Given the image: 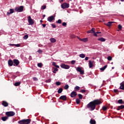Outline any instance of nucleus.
I'll return each instance as SVG.
<instances>
[{"label": "nucleus", "instance_id": "obj_1", "mask_svg": "<svg viewBox=\"0 0 124 124\" xmlns=\"http://www.w3.org/2000/svg\"><path fill=\"white\" fill-rule=\"evenodd\" d=\"M101 103L100 101L98 100H95L93 101L90 102L87 105V108L90 110V111H93L95 109L96 105H99Z\"/></svg>", "mask_w": 124, "mask_h": 124}, {"label": "nucleus", "instance_id": "obj_2", "mask_svg": "<svg viewBox=\"0 0 124 124\" xmlns=\"http://www.w3.org/2000/svg\"><path fill=\"white\" fill-rule=\"evenodd\" d=\"M18 124H31V119H23L22 120H20L18 122Z\"/></svg>", "mask_w": 124, "mask_h": 124}, {"label": "nucleus", "instance_id": "obj_3", "mask_svg": "<svg viewBox=\"0 0 124 124\" xmlns=\"http://www.w3.org/2000/svg\"><path fill=\"white\" fill-rule=\"evenodd\" d=\"M15 10L16 12H23V11L24 10V7L23 6L16 7L15 8Z\"/></svg>", "mask_w": 124, "mask_h": 124}, {"label": "nucleus", "instance_id": "obj_4", "mask_svg": "<svg viewBox=\"0 0 124 124\" xmlns=\"http://www.w3.org/2000/svg\"><path fill=\"white\" fill-rule=\"evenodd\" d=\"M6 115L8 117H13L15 115V112L14 111H8L6 112Z\"/></svg>", "mask_w": 124, "mask_h": 124}, {"label": "nucleus", "instance_id": "obj_5", "mask_svg": "<svg viewBox=\"0 0 124 124\" xmlns=\"http://www.w3.org/2000/svg\"><path fill=\"white\" fill-rule=\"evenodd\" d=\"M62 68H63L64 69H69L70 68V66L68 65H66L64 63H62L60 65Z\"/></svg>", "mask_w": 124, "mask_h": 124}, {"label": "nucleus", "instance_id": "obj_6", "mask_svg": "<svg viewBox=\"0 0 124 124\" xmlns=\"http://www.w3.org/2000/svg\"><path fill=\"white\" fill-rule=\"evenodd\" d=\"M28 22H29V25H33L34 24V21L33 19L31 18V16H28Z\"/></svg>", "mask_w": 124, "mask_h": 124}, {"label": "nucleus", "instance_id": "obj_7", "mask_svg": "<svg viewBox=\"0 0 124 124\" xmlns=\"http://www.w3.org/2000/svg\"><path fill=\"white\" fill-rule=\"evenodd\" d=\"M62 8L64 9V8H68L69 7V4L67 3H64L61 5Z\"/></svg>", "mask_w": 124, "mask_h": 124}, {"label": "nucleus", "instance_id": "obj_8", "mask_svg": "<svg viewBox=\"0 0 124 124\" xmlns=\"http://www.w3.org/2000/svg\"><path fill=\"white\" fill-rule=\"evenodd\" d=\"M76 70L78 72H80V73L81 75H83V74H84V70H82V69H81V68L78 67L77 68Z\"/></svg>", "mask_w": 124, "mask_h": 124}, {"label": "nucleus", "instance_id": "obj_9", "mask_svg": "<svg viewBox=\"0 0 124 124\" xmlns=\"http://www.w3.org/2000/svg\"><path fill=\"white\" fill-rule=\"evenodd\" d=\"M14 63H15L13 64L14 66H15V65L17 66L19 63V60L16 59L14 60Z\"/></svg>", "mask_w": 124, "mask_h": 124}, {"label": "nucleus", "instance_id": "obj_10", "mask_svg": "<svg viewBox=\"0 0 124 124\" xmlns=\"http://www.w3.org/2000/svg\"><path fill=\"white\" fill-rule=\"evenodd\" d=\"M71 97H75L77 95V93L75 91H73L71 93Z\"/></svg>", "mask_w": 124, "mask_h": 124}, {"label": "nucleus", "instance_id": "obj_11", "mask_svg": "<svg viewBox=\"0 0 124 124\" xmlns=\"http://www.w3.org/2000/svg\"><path fill=\"white\" fill-rule=\"evenodd\" d=\"M53 20H55V17L53 16L48 17L47 18V21H48V22H52Z\"/></svg>", "mask_w": 124, "mask_h": 124}, {"label": "nucleus", "instance_id": "obj_12", "mask_svg": "<svg viewBox=\"0 0 124 124\" xmlns=\"http://www.w3.org/2000/svg\"><path fill=\"white\" fill-rule=\"evenodd\" d=\"M10 12H7V15L8 16H9V15H10V14H12V13H14V9H10Z\"/></svg>", "mask_w": 124, "mask_h": 124}, {"label": "nucleus", "instance_id": "obj_13", "mask_svg": "<svg viewBox=\"0 0 124 124\" xmlns=\"http://www.w3.org/2000/svg\"><path fill=\"white\" fill-rule=\"evenodd\" d=\"M89 68H92L93 66V62H92L91 60L89 61Z\"/></svg>", "mask_w": 124, "mask_h": 124}, {"label": "nucleus", "instance_id": "obj_14", "mask_svg": "<svg viewBox=\"0 0 124 124\" xmlns=\"http://www.w3.org/2000/svg\"><path fill=\"white\" fill-rule=\"evenodd\" d=\"M66 98H67L66 95H62L60 97V99H62V100H64V101L66 100Z\"/></svg>", "mask_w": 124, "mask_h": 124}, {"label": "nucleus", "instance_id": "obj_15", "mask_svg": "<svg viewBox=\"0 0 124 124\" xmlns=\"http://www.w3.org/2000/svg\"><path fill=\"white\" fill-rule=\"evenodd\" d=\"M120 90H124V82H122L121 83H120Z\"/></svg>", "mask_w": 124, "mask_h": 124}, {"label": "nucleus", "instance_id": "obj_16", "mask_svg": "<svg viewBox=\"0 0 124 124\" xmlns=\"http://www.w3.org/2000/svg\"><path fill=\"white\" fill-rule=\"evenodd\" d=\"M114 23V22L113 21H110L107 23V24H106L105 25L107 26L108 27H111L112 25V24Z\"/></svg>", "mask_w": 124, "mask_h": 124}, {"label": "nucleus", "instance_id": "obj_17", "mask_svg": "<svg viewBox=\"0 0 124 124\" xmlns=\"http://www.w3.org/2000/svg\"><path fill=\"white\" fill-rule=\"evenodd\" d=\"M53 71H52L53 73H57V71H59V69L57 67H52Z\"/></svg>", "mask_w": 124, "mask_h": 124}, {"label": "nucleus", "instance_id": "obj_18", "mask_svg": "<svg viewBox=\"0 0 124 124\" xmlns=\"http://www.w3.org/2000/svg\"><path fill=\"white\" fill-rule=\"evenodd\" d=\"M121 109H124V105H121V106H118L117 108V110L119 111V110H121Z\"/></svg>", "mask_w": 124, "mask_h": 124}, {"label": "nucleus", "instance_id": "obj_19", "mask_svg": "<svg viewBox=\"0 0 124 124\" xmlns=\"http://www.w3.org/2000/svg\"><path fill=\"white\" fill-rule=\"evenodd\" d=\"M52 65H53V66H55L56 68H60V66L57 65V63H56V62H52Z\"/></svg>", "mask_w": 124, "mask_h": 124}, {"label": "nucleus", "instance_id": "obj_20", "mask_svg": "<svg viewBox=\"0 0 124 124\" xmlns=\"http://www.w3.org/2000/svg\"><path fill=\"white\" fill-rule=\"evenodd\" d=\"M94 28H92L91 30L87 31V33H93L94 32Z\"/></svg>", "mask_w": 124, "mask_h": 124}, {"label": "nucleus", "instance_id": "obj_21", "mask_svg": "<svg viewBox=\"0 0 124 124\" xmlns=\"http://www.w3.org/2000/svg\"><path fill=\"white\" fill-rule=\"evenodd\" d=\"M8 64L10 66H12L13 65V61L11 60H9Z\"/></svg>", "mask_w": 124, "mask_h": 124}, {"label": "nucleus", "instance_id": "obj_22", "mask_svg": "<svg viewBox=\"0 0 124 124\" xmlns=\"http://www.w3.org/2000/svg\"><path fill=\"white\" fill-rule=\"evenodd\" d=\"M50 42H51V43H55V42H56L57 41V40H56V39L54 38H51L49 39Z\"/></svg>", "mask_w": 124, "mask_h": 124}, {"label": "nucleus", "instance_id": "obj_23", "mask_svg": "<svg viewBox=\"0 0 124 124\" xmlns=\"http://www.w3.org/2000/svg\"><path fill=\"white\" fill-rule=\"evenodd\" d=\"M2 105L3 106H4V107H7V106H8V104L7 102L3 101L2 102Z\"/></svg>", "mask_w": 124, "mask_h": 124}, {"label": "nucleus", "instance_id": "obj_24", "mask_svg": "<svg viewBox=\"0 0 124 124\" xmlns=\"http://www.w3.org/2000/svg\"><path fill=\"white\" fill-rule=\"evenodd\" d=\"M106 68H107V65H106L104 67L100 68V70H101L102 71H104V70H105Z\"/></svg>", "mask_w": 124, "mask_h": 124}, {"label": "nucleus", "instance_id": "obj_25", "mask_svg": "<svg viewBox=\"0 0 124 124\" xmlns=\"http://www.w3.org/2000/svg\"><path fill=\"white\" fill-rule=\"evenodd\" d=\"M98 40L99 41H101V42H105V38H99L98 39Z\"/></svg>", "mask_w": 124, "mask_h": 124}, {"label": "nucleus", "instance_id": "obj_26", "mask_svg": "<svg viewBox=\"0 0 124 124\" xmlns=\"http://www.w3.org/2000/svg\"><path fill=\"white\" fill-rule=\"evenodd\" d=\"M8 119V117H7L6 116H4V117H3L1 118V120L3 122H5V121H6Z\"/></svg>", "mask_w": 124, "mask_h": 124}, {"label": "nucleus", "instance_id": "obj_27", "mask_svg": "<svg viewBox=\"0 0 124 124\" xmlns=\"http://www.w3.org/2000/svg\"><path fill=\"white\" fill-rule=\"evenodd\" d=\"M79 58H81V59H84V58H85V57H86L85 54H84L83 53L79 54Z\"/></svg>", "mask_w": 124, "mask_h": 124}, {"label": "nucleus", "instance_id": "obj_28", "mask_svg": "<svg viewBox=\"0 0 124 124\" xmlns=\"http://www.w3.org/2000/svg\"><path fill=\"white\" fill-rule=\"evenodd\" d=\"M75 91H79L80 90V87L78 86H76L74 88Z\"/></svg>", "mask_w": 124, "mask_h": 124}, {"label": "nucleus", "instance_id": "obj_29", "mask_svg": "<svg viewBox=\"0 0 124 124\" xmlns=\"http://www.w3.org/2000/svg\"><path fill=\"white\" fill-rule=\"evenodd\" d=\"M118 102L119 104H124V101H123V99L119 100Z\"/></svg>", "mask_w": 124, "mask_h": 124}, {"label": "nucleus", "instance_id": "obj_30", "mask_svg": "<svg viewBox=\"0 0 124 124\" xmlns=\"http://www.w3.org/2000/svg\"><path fill=\"white\" fill-rule=\"evenodd\" d=\"M69 86L68 85V84H66L64 86V90H68V89H69Z\"/></svg>", "mask_w": 124, "mask_h": 124}, {"label": "nucleus", "instance_id": "obj_31", "mask_svg": "<svg viewBox=\"0 0 124 124\" xmlns=\"http://www.w3.org/2000/svg\"><path fill=\"white\" fill-rule=\"evenodd\" d=\"M82 42H87V41H88V38H85L83 39H82Z\"/></svg>", "mask_w": 124, "mask_h": 124}, {"label": "nucleus", "instance_id": "obj_32", "mask_svg": "<svg viewBox=\"0 0 124 124\" xmlns=\"http://www.w3.org/2000/svg\"><path fill=\"white\" fill-rule=\"evenodd\" d=\"M58 93H62V88H60L58 90Z\"/></svg>", "mask_w": 124, "mask_h": 124}, {"label": "nucleus", "instance_id": "obj_33", "mask_svg": "<svg viewBox=\"0 0 124 124\" xmlns=\"http://www.w3.org/2000/svg\"><path fill=\"white\" fill-rule=\"evenodd\" d=\"M90 124H95V121H94L93 120H91Z\"/></svg>", "mask_w": 124, "mask_h": 124}, {"label": "nucleus", "instance_id": "obj_34", "mask_svg": "<svg viewBox=\"0 0 124 124\" xmlns=\"http://www.w3.org/2000/svg\"><path fill=\"white\" fill-rule=\"evenodd\" d=\"M20 84H21V82H16L15 84V86H16V87H17V86L20 85Z\"/></svg>", "mask_w": 124, "mask_h": 124}, {"label": "nucleus", "instance_id": "obj_35", "mask_svg": "<svg viewBox=\"0 0 124 124\" xmlns=\"http://www.w3.org/2000/svg\"><path fill=\"white\" fill-rule=\"evenodd\" d=\"M78 97L79 99H83V95L81 94H78Z\"/></svg>", "mask_w": 124, "mask_h": 124}, {"label": "nucleus", "instance_id": "obj_36", "mask_svg": "<svg viewBox=\"0 0 124 124\" xmlns=\"http://www.w3.org/2000/svg\"><path fill=\"white\" fill-rule=\"evenodd\" d=\"M46 9V5H43L41 7L42 10H44V9Z\"/></svg>", "mask_w": 124, "mask_h": 124}, {"label": "nucleus", "instance_id": "obj_37", "mask_svg": "<svg viewBox=\"0 0 124 124\" xmlns=\"http://www.w3.org/2000/svg\"><path fill=\"white\" fill-rule=\"evenodd\" d=\"M24 39H25L26 40H27V38H29V35H25L24 37H23Z\"/></svg>", "mask_w": 124, "mask_h": 124}, {"label": "nucleus", "instance_id": "obj_38", "mask_svg": "<svg viewBox=\"0 0 124 124\" xmlns=\"http://www.w3.org/2000/svg\"><path fill=\"white\" fill-rule=\"evenodd\" d=\"M80 99H76L77 104H79V103H80Z\"/></svg>", "mask_w": 124, "mask_h": 124}, {"label": "nucleus", "instance_id": "obj_39", "mask_svg": "<svg viewBox=\"0 0 124 124\" xmlns=\"http://www.w3.org/2000/svg\"><path fill=\"white\" fill-rule=\"evenodd\" d=\"M102 109L103 110V111H106V110H107V108L105 106H103L102 107Z\"/></svg>", "mask_w": 124, "mask_h": 124}, {"label": "nucleus", "instance_id": "obj_40", "mask_svg": "<svg viewBox=\"0 0 124 124\" xmlns=\"http://www.w3.org/2000/svg\"><path fill=\"white\" fill-rule=\"evenodd\" d=\"M38 67H42V63H39L37 64Z\"/></svg>", "mask_w": 124, "mask_h": 124}, {"label": "nucleus", "instance_id": "obj_41", "mask_svg": "<svg viewBox=\"0 0 124 124\" xmlns=\"http://www.w3.org/2000/svg\"><path fill=\"white\" fill-rule=\"evenodd\" d=\"M15 46H16V47H20L21 45L20 44H15Z\"/></svg>", "mask_w": 124, "mask_h": 124}, {"label": "nucleus", "instance_id": "obj_42", "mask_svg": "<svg viewBox=\"0 0 124 124\" xmlns=\"http://www.w3.org/2000/svg\"><path fill=\"white\" fill-rule=\"evenodd\" d=\"M75 62H76V61L73 60L71 61V63L72 64H75Z\"/></svg>", "mask_w": 124, "mask_h": 124}, {"label": "nucleus", "instance_id": "obj_43", "mask_svg": "<svg viewBox=\"0 0 124 124\" xmlns=\"http://www.w3.org/2000/svg\"><path fill=\"white\" fill-rule=\"evenodd\" d=\"M56 85H57V86H60L61 85V82H60V81H57L56 82Z\"/></svg>", "mask_w": 124, "mask_h": 124}, {"label": "nucleus", "instance_id": "obj_44", "mask_svg": "<svg viewBox=\"0 0 124 124\" xmlns=\"http://www.w3.org/2000/svg\"><path fill=\"white\" fill-rule=\"evenodd\" d=\"M70 37H71V38H75L76 36L74 34H72L70 35Z\"/></svg>", "mask_w": 124, "mask_h": 124}, {"label": "nucleus", "instance_id": "obj_45", "mask_svg": "<svg viewBox=\"0 0 124 124\" xmlns=\"http://www.w3.org/2000/svg\"><path fill=\"white\" fill-rule=\"evenodd\" d=\"M108 61H112V57L111 56L108 57Z\"/></svg>", "mask_w": 124, "mask_h": 124}, {"label": "nucleus", "instance_id": "obj_46", "mask_svg": "<svg viewBox=\"0 0 124 124\" xmlns=\"http://www.w3.org/2000/svg\"><path fill=\"white\" fill-rule=\"evenodd\" d=\"M51 79H48L46 81V83H50L51 82Z\"/></svg>", "mask_w": 124, "mask_h": 124}, {"label": "nucleus", "instance_id": "obj_47", "mask_svg": "<svg viewBox=\"0 0 124 124\" xmlns=\"http://www.w3.org/2000/svg\"><path fill=\"white\" fill-rule=\"evenodd\" d=\"M38 53H39V54H42V50L41 49H39L37 51Z\"/></svg>", "mask_w": 124, "mask_h": 124}, {"label": "nucleus", "instance_id": "obj_48", "mask_svg": "<svg viewBox=\"0 0 124 124\" xmlns=\"http://www.w3.org/2000/svg\"><path fill=\"white\" fill-rule=\"evenodd\" d=\"M67 24H66V22H63L62 23V25L63 26V27H65V26H66Z\"/></svg>", "mask_w": 124, "mask_h": 124}, {"label": "nucleus", "instance_id": "obj_49", "mask_svg": "<svg viewBox=\"0 0 124 124\" xmlns=\"http://www.w3.org/2000/svg\"><path fill=\"white\" fill-rule=\"evenodd\" d=\"M93 33H94L93 34L94 36H96V37H97V34H96L97 33L95 32V31L93 32Z\"/></svg>", "mask_w": 124, "mask_h": 124}, {"label": "nucleus", "instance_id": "obj_50", "mask_svg": "<svg viewBox=\"0 0 124 124\" xmlns=\"http://www.w3.org/2000/svg\"><path fill=\"white\" fill-rule=\"evenodd\" d=\"M57 23H58V24H62V20L59 19V20H58V21H57Z\"/></svg>", "mask_w": 124, "mask_h": 124}, {"label": "nucleus", "instance_id": "obj_51", "mask_svg": "<svg viewBox=\"0 0 124 124\" xmlns=\"http://www.w3.org/2000/svg\"><path fill=\"white\" fill-rule=\"evenodd\" d=\"M122 25H118V29L119 30H122Z\"/></svg>", "mask_w": 124, "mask_h": 124}, {"label": "nucleus", "instance_id": "obj_52", "mask_svg": "<svg viewBox=\"0 0 124 124\" xmlns=\"http://www.w3.org/2000/svg\"><path fill=\"white\" fill-rule=\"evenodd\" d=\"M51 26H52V28H53V29H55V28H56V25H55L54 24H52Z\"/></svg>", "mask_w": 124, "mask_h": 124}, {"label": "nucleus", "instance_id": "obj_53", "mask_svg": "<svg viewBox=\"0 0 124 124\" xmlns=\"http://www.w3.org/2000/svg\"><path fill=\"white\" fill-rule=\"evenodd\" d=\"M9 45L10 46H12V47H14V46H15V44H10Z\"/></svg>", "mask_w": 124, "mask_h": 124}, {"label": "nucleus", "instance_id": "obj_54", "mask_svg": "<svg viewBox=\"0 0 124 124\" xmlns=\"http://www.w3.org/2000/svg\"><path fill=\"white\" fill-rule=\"evenodd\" d=\"M33 79L34 80V81H37L38 80V79L35 77L33 78Z\"/></svg>", "mask_w": 124, "mask_h": 124}, {"label": "nucleus", "instance_id": "obj_55", "mask_svg": "<svg viewBox=\"0 0 124 124\" xmlns=\"http://www.w3.org/2000/svg\"><path fill=\"white\" fill-rule=\"evenodd\" d=\"M81 93H86V90L82 89L80 90Z\"/></svg>", "mask_w": 124, "mask_h": 124}, {"label": "nucleus", "instance_id": "obj_56", "mask_svg": "<svg viewBox=\"0 0 124 124\" xmlns=\"http://www.w3.org/2000/svg\"><path fill=\"white\" fill-rule=\"evenodd\" d=\"M114 93H118V92H119V91L117 89H114Z\"/></svg>", "mask_w": 124, "mask_h": 124}, {"label": "nucleus", "instance_id": "obj_57", "mask_svg": "<svg viewBox=\"0 0 124 124\" xmlns=\"http://www.w3.org/2000/svg\"><path fill=\"white\" fill-rule=\"evenodd\" d=\"M85 61H88L89 60V57H85Z\"/></svg>", "mask_w": 124, "mask_h": 124}, {"label": "nucleus", "instance_id": "obj_58", "mask_svg": "<svg viewBox=\"0 0 124 124\" xmlns=\"http://www.w3.org/2000/svg\"><path fill=\"white\" fill-rule=\"evenodd\" d=\"M77 37H78V39H79V40H80V41H82V39H81L80 37H79L78 36Z\"/></svg>", "mask_w": 124, "mask_h": 124}, {"label": "nucleus", "instance_id": "obj_59", "mask_svg": "<svg viewBox=\"0 0 124 124\" xmlns=\"http://www.w3.org/2000/svg\"><path fill=\"white\" fill-rule=\"evenodd\" d=\"M43 28H45L46 27V24H42Z\"/></svg>", "mask_w": 124, "mask_h": 124}, {"label": "nucleus", "instance_id": "obj_60", "mask_svg": "<svg viewBox=\"0 0 124 124\" xmlns=\"http://www.w3.org/2000/svg\"><path fill=\"white\" fill-rule=\"evenodd\" d=\"M96 33H101V32L97 31L96 32Z\"/></svg>", "mask_w": 124, "mask_h": 124}, {"label": "nucleus", "instance_id": "obj_61", "mask_svg": "<svg viewBox=\"0 0 124 124\" xmlns=\"http://www.w3.org/2000/svg\"><path fill=\"white\" fill-rule=\"evenodd\" d=\"M42 22H43V21L42 20H40V23H42Z\"/></svg>", "mask_w": 124, "mask_h": 124}, {"label": "nucleus", "instance_id": "obj_62", "mask_svg": "<svg viewBox=\"0 0 124 124\" xmlns=\"http://www.w3.org/2000/svg\"><path fill=\"white\" fill-rule=\"evenodd\" d=\"M122 2L124 1V0H120Z\"/></svg>", "mask_w": 124, "mask_h": 124}, {"label": "nucleus", "instance_id": "obj_63", "mask_svg": "<svg viewBox=\"0 0 124 124\" xmlns=\"http://www.w3.org/2000/svg\"><path fill=\"white\" fill-rule=\"evenodd\" d=\"M62 1H63V0H61V1H60V2H62Z\"/></svg>", "mask_w": 124, "mask_h": 124}, {"label": "nucleus", "instance_id": "obj_64", "mask_svg": "<svg viewBox=\"0 0 124 124\" xmlns=\"http://www.w3.org/2000/svg\"><path fill=\"white\" fill-rule=\"evenodd\" d=\"M43 17H45V15H44L43 16Z\"/></svg>", "mask_w": 124, "mask_h": 124}]
</instances>
